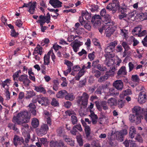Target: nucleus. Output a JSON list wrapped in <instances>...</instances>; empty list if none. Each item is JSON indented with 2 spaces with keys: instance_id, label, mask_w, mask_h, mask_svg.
Listing matches in <instances>:
<instances>
[{
  "instance_id": "c85d7f7f",
  "label": "nucleus",
  "mask_w": 147,
  "mask_h": 147,
  "mask_svg": "<svg viewBox=\"0 0 147 147\" xmlns=\"http://www.w3.org/2000/svg\"><path fill=\"white\" fill-rule=\"evenodd\" d=\"M66 142L67 144L71 146L74 145V140H72L71 138H69L67 136L63 139Z\"/></svg>"
},
{
  "instance_id": "ea45409f",
  "label": "nucleus",
  "mask_w": 147,
  "mask_h": 147,
  "mask_svg": "<svg viewBox=\"0 0 147 147\" xmlns=\"http://www.w3.org/2000/svg\"><path fill=\"white\" fill-rule=\"evenodd\" d=\"M131 94L132 91L131 90L129 89H128L126 90L123 91L122 92V94L120 96L121 97H122L123 98L124 96H127V95Z\"/></svg>"
},
{
  "instance_id": "8fccbe9b",
  "label": "nucleus",
  "mask_w": 147,
  "mask_h": 147,
  "mask_svg": "<svg viewBox=\"0 0 147 147\" xmlns=\"http://www.w3.org/2000/svg\"><path fill=\"white\" fill-rule=\"evenodd\" d=\"M10 35L12 37H17L19 35V33L16 32L14 29L11 30L10 31Z\"/></svg>"
},
{
  "instance_id": "72a5a7b5",
  "label": "nucleus",
  "mask_w": 147,
  "mask_h": 147,
  "mask_svg": "<svg viewBox=\"0 0 147 147\" xmlns=\"http://www.w3.org/2000/svg\"><path fill=\"white\" fill-rule=\"evenodd\" d=\"M91 14L90 13H89L87 11L85 12H82V16L84 17L87 20L90 19L91 17Z\"/></svg>"
},
{
  "instance_id": "603ef678",
  "label": "nucleus",
  "mask_w": 147,
  "mask_h": 147,
  "mask_svg": "<svg viewBox=\"0 0 147 147\" xmlns=\"http://www.w3.org/2000/svg\"><path fill=\"white\" fill-rule=\"evenodd\" d=\"M95 52L93 51L91 53H90L88 55V57L90 61L93 60L96 57L95 55Z\"/></svg>"
},
{
  "instance_id": "052dcab7",
  "label": "nucleus",
  "mask_w": 147,
  "mask_h": 147,
  "mask_svg": "<svg viewBox=\"0 0 147 147\" xmlns=\"http://www.w3.org/2000/svg\"><path fill=\"white\" fill-rule=\"evenodd\" d=\"M117 44V41H114L112 42L109 43L108 45L115 50V47Z\"/></svg>"
},
{
  "instance_id": "79ce46f5",
  "label": "nucleus",
  "mask_w": 147,
  "mask_h": 147,
  "mask_svg": "<svg viewBox=\"0 0 147 147\" xmlns=\"http://www.w3.org/2000/svg\"><path fill=\"white\" fill-rule=\"evenodd\" d=\"M105 63L108 67L111 66L114 63L113 60V59H106L105 61Z\"/></svg>"
},
{
  "instance_id": "de8ad7c7",
  "label": "nucleus",
  "mask_w": 147,
  "mask_h": 147,
  "mask_svg": "<svg viewBox=\"0 0 147 147\" xmlns=\"http://www.w3.org/2000/svg\"><path fill=\"white\" fill-rule=\"evenodd\" d=\"M91 8L90 9L92 12H94L98 11V5L93 4L91 5Z\"/></svg>"
},
{
  "instance_id": "c9c22d12",
  "label": "nucleus",
  "mask_w": 147,
  "mask_h": 147,
  "mask_svg": "<svg viewBox=\"0 0 147 147\" xmlns=\"http://www.w3.org/2000/svg\"><path fill=\"white\" fill-rule=\"evenodd\" d=\"M31 124L33 127L36 128L39 125V121L37 119L34 118L32 121Z\"/></svg>"
},
{
  "instance_id": "680f3d73",
  "label": "nucleus",
  "mask_w": 147,
  "mask_h": 147,
  "mask_svg": "<svg viewBox=\"0 0 147 147\" xmlns=\"http://www.w3.org/2000/svg\"><path fill=\"white\" fill-rule=\"evenodd\" d=\"M71 121L72 123L74 125L77 123L78 119L76 117L75 115H72L71 116Z\"/></svg>"
},
{
  "instance_id": "ddd939ff",
  "label": "nucleus",
  "mask_w": 147,
  "mask_h": 147,
  "mask_svg": "<svg viewBox=\"0 0 147 147\" xmlns=\"http://www.w3.org/2000/svg\"><path fill=\"white\" fill-rule=\"evenodd\" d=\"M51 147H67L62 140H59V141H52L50 142Z\"/></svg>"
},
{
  "instance_id": "412c9836",
  "label": "nucleus",
  "mask_w": 147,
  "mask_h": 147,
  "mask_svg": "<svg viewBox=\"0 0 147 147\" xmlns=\"http://www.w3.org/2000/svg\"><path fill=\"white\" fill-rule=\"evenodd\" d=\"M37 6V3L36 1L32 2L29 5V8L28 11L32 14H33L36 11L35 8Z\"/></svg>"
},
{
  "instance_id": "49530a36",
  "label": "nucleus",
  "mask_w": 147,
  "mask_h": 147,
  "mask_svg": "<svg viewBox=\"0 0 147 147\" xmlns=\"http://www.w3.org/2000/svg\"><path fill=\"white\" fill-rule=\"evenodd\" d=\"M51 105L54 107H57L59 106V103L58 100H56V99L53 98L52 99V101L51 103Z\"/></svg>"
},
{
  "instance_id": "37998d69",
  "label": "nucleus",
  "mask_w": 147,
  "mask_h": 147,
  "mask_svg": "<svg viewBox=\"0 0 147 147\" xmlns=\"http://www.w3.org/2000/svg\"><path fill=\"white\" fill-rule=\"evenodd\" d=\"M64 61L65 62L64 63L67 66V69H68L69 70H71V67L73 66V63L71 61L67 60H65Z\"/></svg>"
},
{
  "instance_id": "5fc2aeb1",
  "label": "nucleus",
  "mask_w": 147,
  "mask_h": 147,
  "mask_svg": "<svg viewBox=\"0 0 147 147\" xmlns=\"http://www.w3.org/2000/svg\"><path fill=\"white\" fill-rule=\"evenodd\" d=\"M35 51H36L38 52V54L41 55L42 53V47L40 46L39 45H37V47L35 48Z\"/></svg>"
},
{
  "instance_id": "4d7b16f0",
  "label": "nucleus",
  "mask_w": 147,
  "mask_h": 147,
  "mask_svg": "<svg viewBox=\"0 0 147 147\" xmlns=\"http://www.w3.org/2000/svg\"><path fill=\"white\" fill-rule=\"evenodd\" d=\"M21 73L20 70H18L13 75V78L14 80H16L18 77L19 74Z\"/></svg>"
},
{
  "instance_id": "393cba45",
  "label": "nucleus",
  "mask_w": 147,
  "mask_h": 147,
  "mask_svg": "<svg viewBox=\"0 0 147 147\" xmlns=\"http://www.w3.org/2000/svg\"><path fill=\"white\" fill-rule=\"evenodd\" d=\"M110 76L111 74L110 73L107 72L105 74L101 77L98 79V81L99 82H103L107 80Z\"/></svg>"
},
{
  "instance_id": "0e129e2a",
  "label": "nucleus",
  "mask_w": 147,
  "mask_h": 147,
  "mask_svg": "<svg viewBox=\"0 0 147 147\" xmlns=\"http://www.w3.org/2000/svg\"><path fill=\"white\" fill-rule=\"evenodd\" d=\"M135 141H138L139 142H142L143 141V140L142 137L139 134H137L134 138Z\"/></svg>"
},
{
  "instance_id": "7ed1b4c3",
  "label": "nucleus",
  "mask_w": 147,
  "mask_h": 147,
  "mask_svg": "<svg viewBox=\"0 0 147 147\" xmlns=\"http://www.w3.org/2000/svg\"><path fill=\"white\" fill-rule=\"evenodd\" d=\"M119 7V0H112L111 2L106 7V8L109 11H111L114 13L117 10Z\"/></svg>"
},
{
  "instance_id": "58836bf2",
  "label": "nucleus",
  "mask_w": 147,
  "mask_h": 147,
  "mask_svg": "<svg viewBox=\"0 0 147 147\" xmlns=\"http://www.w3.org/2000/svg\"><path fill=\"white\" fill-rule=\"evenodd\" d=\"M53 85V89L55 91H57L59 89V83L57 80H54Z\"/></svg>"
},
{
  "instance_id": "2eb2a0df",
  "label": "nucleus",
  "mask_w": 147,
  "mask_h": 147,
  "mask_svg": "<svg viewBox=\"0 0 147 147\" xmlns=\"http://www.w3.org/2000/svg\"><path fill=\"white\" fill-rule=\"evenodd\" d=\"M113 86L118 90H121L123 87V84L121 80H117L114 81L113 84Z\"/></svg>"
},
{
  "instance_id": "20e7f679",
  "label": "nucleus",
  "mask_w": 147,
  "mask_h": 147,
  "mask_svg": "<svg viewBox=\"0 0 147 147\" xmlns=\"http://www.w3.org/2000/svg\"><path fill=\"white\" fill-rule=\"evenodd\" d=\"M13 123H16L18 125H21L22 127V134H25V133L27 132H29L30 130L29 129V126L27 124L28 122H25L21 121H12Z\"/></svg>"
},
{
  "instance_id": "3c124183",
  "label": "nucleus",
  "mask_w": 147,
  "mask_h": 147,
  "mask_svg": "<svg viewBox=\"0 0 147 147\" xmlns=\"http://www.w3.org/2000/svg\"><path fill=\"white\" fill-rule=\"evenodd\" d=\"M115 50L108 45L105 49V51L106 53H112Z\"/></svg>"
},
{
  "instance_id": "69168bd1",
  "label": "nucleus",
  "mask_w": 147,
  "mask_h": 147,
  "mask_svg": "<svg viewBox=\"0 0 147 147\" xmlns=\"http://www.w3.org/2000/svg\"><path fill=\"white\" fill-rule=\"evenodd\" d=\"M121 45L124 49L130 50V47L126 42L125 41L122 42Z\"/></svg>"
},
{
  "instance_id": "b1692460",
  "label": "nucleus",
  "mask_w": 147,
  "mask_h": 147,
  "mask_svg": "<svg viewBox=\"0 0 147 147\" xmlns=\"http://www.w3.org/2000/svg\"><path fill=\"white\" fill-rule=\"evenodd\" d=\"M112 26H108V27L106 30L105 33L106 36L107 37L110 36L115 31V30L112 27Z\"/></svg>"
},
{
  "instance_id": "a18cd8bd",
  "label": "nucleus",
  "mask_w": 147,
  "mask_h": 147,
  "mask_svg": "<svg viewBox=\"0 0 147 147\" xmlns=\"http://www.w3.org/2000/svg\"><path fill=\"white\" fill-rule=\"evenodd\" d=\"M84 130L86 136L87 138H88L90 134L91 129L89 126H86L84 128Z\"/></svg>"
},
{
  "instance_id": "423d86ee",
  "label": "nucleus",
  "mask_w": 147,
  "mask_h": 147,
  "mask_svg": "<svg viewBox=\"0 0 147 147\" xmlns=\"http://www.w3.org/2000/svg\"><path fill=\"white\" fill-rule=\"evenodd\" d=\"M88 94L84 92L81 97H80L77 100V103L84 106H86L88 104Z\"/></svg>"
},
{
  "instance_id": "9d476101",
  "label": "nucleus",
  "mask_w": 147,
  "mask_h": 147,
  "mask_svg": "<svg viewBox=\"0 0 147 147\" xmlns=\"http://www.w3.org/2000/svg\"><path fill=\"white\" fill-rule=\"evenodd\" d=\"M83 42L80 41L78 39L75 40L71 44V46L72 47L74 52L76 53L78 51L80 47L83 45Z\"/></svg>"
},
{
  "instance_id": "39448f33",
  "label": "nucleus",
  "mask_w": 147,
  "mask_h": 147,
  "mask_svg": "<svg viewBox=\"0 0 147 147\" xmlns=\"http://www.w3.org/2000/svg\"><path fill=\"white\" fill-rule=\"evenodd\" d=\"M95 103L97 108L100 112L102 111V109L104 111H107L109 109V107L105 101H102L100 102L96 101Z\"/></svg>"
},
{
  "instance_id": "cd10ccee",
  "label": "nucleus",
  "mask_w": 147,
  "mask_h": 147,
  "mask_svg": "<svg viewBox=\"0 0 147 147\" xmlns=\"http://www.w3.org/2000/svg\"><path fill=\"white\" fill-rule=\"evenodd\" d=\"M29 111L33 115H35L36 114V111L35 110L36 106L35 105L32 103H30L29 105Z\"/></svg>"
},
{
  "instance_id": "338daca9",
  "label": "nucleus",
  "mask_w": 147,
  "mask_h": 147,
  "mask_svg": "<svg viewBox=\"0 0 147 147\" xmlns=\"http://www.w3.org/2000/svg\"><path fill=\"white\" fill-rule=\"evenodd\" d=\"M132 80L135 82H138L140 80L138 76L137 75H133L131 77Z\"/></svg>"
},
{
  "instance_id": "a878e982",
  "label": "nucleus",
  "mask_w": 147,
  "mask_h": 147,
  "mask_svg": "<svg viewBox=\"0 0 147 147\" xmlns=\"http://www.w3.org/2000/svg\"><path fill=\"white\" fill-rule=\"evenodd\" d=\"M129 136L131 138H134L135 135L136 134V129L133 126H131L129 129Z\"/></svg>"
},
{
  "instance_id": "1a4fd4ad",
  "label": "nucleus",
  "mask_w": 147,
  "mask_h": 147,
  "mask_svg": "<svg viewBox=\"0 0 147 147\" xmlns=\"http://www.w3.org/2000/svg\"><path fill=\"white\" fill-rule=\"evenodd\" d=\"M99 61L98 59H96L93 61L92 63V66L94 68H96L97 69L101 71H106L107 68L105 66L99 64Z\"/></svg>"
},
{
  "instance_id": "9b49d317",
  "label": "nucleus",
  "mask_w": 147,
  "mask_h": 147,
  "mask_svg": "<svg viewBox=\"0 0 147 147\" xmlns=\"http://www.w3.org/2000/svg\"><path fill=\"white\" fill-rule=\"evenodd\" d=\"M28 76L26 74L21 75L18 78L20 82H22L24 86L26 87L29 86V84L31 83L30 80L28 78Z\"/></svg>"
},
{
  "instance_id": "bf43d9fd",
  "label": "nucleus",
  "mask_w": 147,
  "mask_h": 147,
  "mask_svg": "<svg viewBox=\"0 0 147 147\" xmlns=\"http://www.w3.org/2000/svg\"><path fill=\"white\" fill-rule=\"evenodd\" d=\"M121 33L125 38L127 37V34H128V30L125 29H122L121 30Z\"/></svg>"
},
{
  "instance_id": "774afa93",
  "label": "nucleus",
  "mask_w": 147,
  "mask_h": 147,
  "mask_svg": "<svg viewBox=\"0 0 147 147\" xmlns=\"http://www.w3.org/2000/svg\"><path fill=\"white\" fill-rule=\"evenodd\" d=\"M74 129H77L80 132H81L83 131V129L81 127V125L80 124H78L76 125H74L73 127Z\"/></svg>"
},
{
  "instance_id": "f704fd0d",
  "label": "nucleus",
  "mask_w": 147,
  "mask_h": 147,
  "mask_svg": "<svg viewBox=\"0 0 147 147\" xmlns=\"http://www.w3.org/2000/svg\"><path fill=\"white\" fill-rule=\"evenodd\" d=\"M26 98L29 99L33 97L35 95V93L33 91H28L26 92Z\"/></svg>"
},
{
  "instance_id": "7c9ffc66",
  "label": "nucleus",
  "mask_w": 147,
  "mask_h": 147,
  "mask_svg": "<svg viewBox=\"0 0 147 147\" xmlns=\"http://www.w3.org/2000/svg\"><path fill=\"white\" fill-rule=\"evenodd\" d=\"M75 98L73 93H68L67 92V94H66L65 98L66 100L72 101Z\"/></svg>"
},
{
  "instance_id": "13d9d810",
  "label": "nucleus",
  "mask_w": 147,
  "mask_h": 147,
  "mask_svg": "<svg viewBox=\"0 0 147 147\" xmlns=\"http://www.w3.org/2000/svg\"><path fill=\"white\" fill-rule=\"evenodd\" d=\"M83 26H84L85 28L88 30H91L92 25L90 23L86 22Z\"/></svg>"
},
{
  "instance_id": "f03ea898",
  "label": "nucleus",
  "mask_w": 147,
  "mask_h": 147,
  "mask_svg": "<svg viewBox=\"0 0 147 147\" xmlns=\"http://www.w3.org/2000/svg\"><path fill=\"white\" fill-rule=\"evenodd\" d=\"M30 119V115L27 111H22L18 113L16 116H13L12 121H24L29 122Z\"/></svg>"
},
{
  "instance_id": "e433bc0d",
  "label": "nucleus",
  "mask_w": 147,
  "mask_h": 147,
  "mask_svg": "<svg viewBox=\"0 0 147 147\" xmlns=\"http://www.w3.org/2000/svg\"><path fill=\"white\" fill-rule=\"evenodd\" d=\"M24 134H22L23 135L25 138L24 144H25V143L27 144L29 142L30 138V135L29 134V132H27L26 133H25Z\"/></svg>"
},
{
  "instance_id": "6e6d98bb",
  "label": "nucleus",
  "mask_w": 147,
  "mask_h": 147,
  "mask_svg": "<svg viewBox=\"0 0 147 147\" xmlns=\"http://www.w3.org/2000/svg\"><path fill=\"white\" fill-rule=\"evenodd\" d=\"M16 123H14L15 124L9 123L8 125V127H10L11 129H12L15 131H16L18 130V129L16 127Z\"/></svg>"
},
{
  "instance_id": "5701e85b",
  "label": "nucleus",
  "mask_w": 147,
  "mask_h": 147,
  "mask_svg": "<svg viewBox=\"0 0 147 147\" xmlns=\"http://www.w3.org/2000/svg\"><path fill=\"white\" fill-rule=\"evenodd\" d=\"M67 94V91L65 90H61L59 91L56 94V96L58 98H65L66 94Z\"/></svg>"
},
{
  "instance_id": "a19ab883",
  "label": "nucleus",
  "mask_w": 147,
  "mask_h": 147,
  "mask_svg": "<svg viewBox=\"0 0 147 147\" xmlns=\"http://www.w3.org/2000/svg\"><path fill=\"white\" fill-rule=\"evenodd\" d=\"M115 133H113V132L108 134L107 138L109 141H114L115 139Z\"/></svg>"
},
{
  "instance_id": "6e6552de",
  "label": "nucleus",
  "mask_w": 147,
  "mask_h": 147,
  "mask_svg": "<svg viewBox=\"0 0 147 147\" xmlns=\"http://www.w3.org/2000/svg\"><path fill=\"white\" fill-rule=\"evenodd\" d=\"M13 143L16 147L18 145H21L24 144V140L23 138L17 135H15L13 140Z\"/></svg>"
},
{
  "instance_id": "4be33fe9",
  "label": "nucleus",
  "mask_w": 147,
  "mask_h": 147,
  "mask_svg": "<svg viewBox=\"0 0 147 147\" xmlns=\"http://www.w3.org/2000/svg\"><path fill=\"white\" fill-rule=\"evenodd\" d=\"M49 127L48 125L43 124L41 125L39 132L41 135H45L47 133Z\"/></svg>"
},
{
  "instance_id": "a211bd4d",
  "label": "nucleus",
  "mask_w": 147,
  "mask_h": 147,
  "mask_svg": "<svg viewBox=\"0 0 147 147\" xmlns=\"http://www.w3.org/2000/svg\"><path fill=\"white\" fill-rule=\"evenodd\" d=\"M57 136L62 137L64 139L67 136L66 134L65 130L63 127H60L58 128L56 131Z\"/></svg>"
},
{
  "instance_id": "bb28decb",
  "label": "nucleus",
  "mask_w": 147,
  "mask_h": 147,
  "mask_svg": "<svg viewBox=\"0 0 147 147\" xmlns=\"http://www.w3.org/2000/svg\"><path fill=\"white\" fill-rule=\"evenodd\" d=\"M109 92L110 95L113 96H117L119 94V90L113 88H111L109 89Z\"/></svg>"
},
{
  "instance_id": "2f4dec72",
  "label": "nucleus",
  "mask_w": 147,
  "mask_h": 147,
  "mask_svg": "<svg viewBox=\"0 0 147 147\" xmlns=\"http://www.w3.org/2000/svg\"><path fill=\"white\" fill-rule=\"evenodd\" d=\"M82 138V137L81 134L76 136L77 141L80 146H82L83 145L84 141Z\"/></svg>"
},
{
  "instance_id": "6ab92c4d",
  "label": "nucleus",
  "mask_w": 147,
  "mask_h": 147,
  "mask_svg": "<svg viewBox=\"0 0 147 147\" xmlns=\"http://www.w3.org/2000/svg\"><path fill=\"white\" fill-rule=\"evenodd\" d=\"M49 3L54 8H57L62 7V3L59 0H51Z\"/></svg>"
},
{
  "instance_id": "864d4df0",
  "label": "nucleus",
  "mask_w": 147,
  "mask_h": 147,
  "mask_svg": "<svg viewBox=\"0 0 147 147\" xmlns=\"http://www.w3.org/2000/svg\"><path fill=\"white\" fill-rule=\"evenodd\" d=\"M139 18L143 20L147 19V13L146 12L141 13L139 14Z\"/></svg>"
},
{
  "instance_id": "f8f14e48",
  "label": "nucleus",
  "mask_w": 147,
  "mask_h": 147,
  "mask_svg": "<svg viewBox=\"0 0 147 147\" xmlns=\"http://www.w3.org/2000/svg\"><path fill=\"white\" fill-rule=\"evenodd\" d=\"M100 16L99 15H95L92 18L91 22L93 26L95 27L99 26L101 23Z\"/></svg>"
},
{
  "instance_id": "473e14b6",
  "label": "nucleus",
  "mask_w": 147,
  "mask_h": 147,
  "mask_svg": "<svg viewBox=\"0 0 147 147\" xmlns=\"http://www.w3.org/2000/svg\"><path fill=\"white\" fill-rule=\"evenodd\" d=\"M141 31V28L139 27H136L134 28L132 31L134 36L138 35Z\"/></svg>"
},
{
  "instance_id": "09e8293b",
  "label": "nucleus",
  "mask_w": 147,
  "mask_h": 147,
  "mask_svg": "<svg viewBox=\"0 0 147 147\" xmlns=\"http://www.w3.org/2000/svg\"><path fill=\"white\" fill-rule=\"evenodd\" d=\"M50 57L45 55L44 57V65H48L50 63Z\"/></svg>"
},
{
  "instance_id": "f257e3e1",
  "label": "nucleus",
  "mask_w": 147,
  "mask_h": 147,
  "mask_svg": "<svg viewBox=\"0 0 147 147\" xmlns=\"http://www.w3.org/2000/svg\"><path fill=\"white\" fill-rule=\"evenodd\" d=\"M133 114L129 115V120L130 122L134 123L136 124L141 123L142 116L140 114L141 108L138 106H135L132 109Z\"/></svg>"
},
{
  "instance_id": "0eeeda50",
  "label": "nucleus",
  "mask_w": 147,
  "mask_h": 147,
  "mask_svg": "<svg viewBox=\"0 0 147 147\" xmlns=\"http://www.w3.org/2000/svg\"><path fill=\"white\" fill-rule=\"evenodd\" d=\"M127 133V130L125 129L115 133L116 139L120 142H122L124 140V136Z\"/></svg>"
},
{
  "instance_id": "c756f323",
  "label": "nucleus",
  "mask_w": 147,
  "mask_h": 147,
  "mask_svg": "<svg viewBox=\"0 0 147 147\" xmlns=\"http://www.w3.org/2000/svg\"><path fill=\"white\" fill-rule=\"evenodd\" d=\"M34 90L37 92L45 94L46 93V90L44 88L41 86H35Z\"/></svg>"
},
{
  "instance_id": "f3484780",
  "label": "nucleus",
  "mask_w": 147,
  "mask_h": 147,
  "mask_svg": "<svg viewBox=\"0 0 147 147\" xmlns=\"http://www.w3.org/2000/svg\"><path fill=\"white\" fill-rule=\"evenodd\" d=\"M127 72L126 67L125 66H122L118 71L117 74V78H119L124 77L127 74Z\"/></svg>"
},
{
  "instance_id": "4c0bfd02",
  "label": "nucleus",
  "mask_w": 147,
  "mask_h": 147,
  "mask_svg": "<svg viewBox=\"0 0 147 147\" xmlns=\"http://www.w3.org/2000/svg\"><path fill=\"white\" fill-rule=\"evenodd\" d=\"M107 103L111 106L115 105L117 104V100L115 98H111L108 100Z\"/></svg>"
},
{
  "instance_id": "c03bdc74",
  "label": "nucleus",
  "mask_w": 147,
  "mask_h": 147,
  "mask_svg": "<svg viewBox=\"0 0 147 147\" xmlns=\"http://www.w3.org/2000/svg\"><path fill=\"white\" fill-rule=\"evenodd\" d=\"M105 54V56L106 58V59H112V58L115 56V54L114 53H106Z\"/></svg>"
},
{
  "instance_id": "dca6fc26",
  "label": "nucleus",
  "mask_w": 147,
  "mask_h": 147,
  "mask_svg": "<svg viewBox=\"0 0 147 147\" xmlns=\"http://www.w3.org/2000/svg\"><path fill=\"white\" fill-rule=\"evenodd\" d=\"M37 101L39 103L41 104L42 106H47L49 103V100L48 98L46 97H38L37 99Z\"/></svg>"
},
{
  "instance_id": "e2e57ef3",
  "label": "nucleus",
  "mask_w": 147,
  "mask_h": 147,
  "mask_svg": "<svg viewBox=\"0 0 147 147\" xmlns=\"http://www.w3.org/2000/svg\"><path fill=\"white\" fill-rule=\"evenodd\" d=\"M128 66L129 67V72L131 71L135 67L134 64H133V63H132L131 62H129Z\"/></svg>"
},
{
  "instance_id": "aec40b11",
  "label": "nucleus",
  "mask_w": 147,
  "mask_h": 147,
  "mask_svg": "<svg viewBox=\"0 0 147 147\" xmlns=\"http://www.w3.org/2000/svg\"><path fill=\"white\" fill-rule=\"evenodd\" d=\"M146 100V94L144 92H141L140 93L138 101L141 104L144 103Z\"/></svg>"
},
{
  "instance_id": "4468645a",
  "label": "nucleus",
  "mask_w": 147,
  "mask_h": 147,
  "mask_svg": "<svg viewBox=\"0 0 147 147\" xmlns=\"http://www.w3.org/2000/svg\"><path fill=\"white\" fill-rule=\"evenodd\" d=\"M103 17L104 19L103 21L104 25L105 26H111L113 25V22L111 19V16L110 15L107 14Z\"/></svg>"
}]
</instances>
